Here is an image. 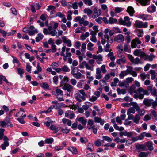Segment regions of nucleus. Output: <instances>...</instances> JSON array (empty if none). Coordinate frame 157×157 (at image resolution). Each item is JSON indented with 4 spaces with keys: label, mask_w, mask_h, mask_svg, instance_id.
Returning a JSON list of instances; mask_svg holds the SVG:
<instances>
[{
    "label": "nucleus",
    "mask_w": 157,
    "mask_h": 157,
    "mask_svg": "<svg viewBox=\"0 0 157 157\" xmlns=\"http://www.w3.org/2000/svg\"><path fill=\"white\" fill-rule=\"evenodd\" d=\"M75 20L76 21H78L79 25L80 26L83 25L84 26L88 25L89 22L88 21L85 20L83 18H81L80 16L76 17L75 18Z\"/></svg>",
    "instance_id": "7"
},
{
    "label": "nucleus",
    "mask_w": 157,
    "mask_h": 157,
    "mask_svg": "<svg viewBox=\"0 0 157 157\" xmlns=\"http://www.w3.org/2000/svg\"><path fill=\"white\" fill-rule=\"evenodd\" d=\"M136 86L135 85H132L130 88L129 91L131 94L133 93L136 94L133 96V97L137 99L138 98L140 99H142L144 97V95L148 96L149 93L148 91L145 90L142 87H139L137 90H135Z\"/></svg>",
    "instance_id": "1"
},
{
    "label": "nucleus",
    "mask_w": 157,
    "mask_h": 157,
    "mask_svg": "<svg viewBox=\"0 0 157 157\" xmlns=\"http://www.w3.org/2000/svg\"><path fill=\"white\" fill-rule=\"evenodd\" d=\"M63 123L64 124H67L68 126H71V121L68 119L63 118L62 120Z\"/></svg>",
    "instance_id": "29"
},
{
    "label": "nucleus",
    "mask_w": 157,
    "mask_h": 157,
    "mask_svg": "<svg viewBox=\"0 0 157 157\" xmlns=\"http://www.w3.org/2000/svg\"><path fill=\"white\" fill-rule=\"evenodd\" d=\"M56 94L55 96L57 98L58 100L59 101H62L64 100L63 98V92L60 89L57 88L55 90Z\"/></svg>",
    "instance_id": "8"
},
{
    "label": "nucleus",
    "mask_w": 157,
    "mask_h": 157,
    "mask_svg": "<svg viewBox=\"0 0 157 157\" xmlns=\"http://www.w3.org/2000/svg\"><path fill=\"white\" fill-rule=\"evenodd\" d=\"M48 30L49 31V35L52 36H54L56 35V30L52 28V27L50 26L48 27Z\"/></svg>",
    "instance_id": "26"
},
{
    "label": "nucleus",
    "mask_w": 157,
    "mask_h": 157,
    "mask_svg": "<svg viewBox=\"0 0 157 157\" xmlns=\"http://www.w3.org/2000/svg\"><path fill=\"white\" fill-rule=\"evenodd\" d=\"M75 99L79 102L82 101V100L84 101L86 100V98L83 96H82L79 93H76L75 94Z\"/></svg>",
    "instance_id": "16"
},
{
    "label": "nucleus",
    "mask_w": 157,
    "mask_h": 157,
    "mask_svg": "<svg viewBox=\"0 0 157 157\" xmlns=\"http://www.w3.org/2000/svg\"><path fill=\"white\" fill-rule=\"evenodd\" d=\"M143 103L147 107H150L152 105V108L154 109H155L156 107L157 106V101L151 99L144 98L143 101Z\"/></svg>",
    "instance_id": "2"
},
{
    "label": "nucleus",
    "mask_w": 157,
    "mask_h": 157,
    "mask_svg": "<svg viewBox=\"0 0 157 157\" xmlns=\"http://www.w3.org/2000/svg\"><path fill=\"white\" fill-rule=\"evenodd\" d=\"M157 90L155 87H153L152 90L150 91L151 95L154 97L157 96Z\"/></svg>",
    "instance_id": "43"
},
{
    "label": "nucleus",
    "mask_w": 157,
    "mask_h": 157,
    "mask_svg": "<svg viewBox=\"0 0 157 157\" xmlns=\"http://www.w3.org/2000/svg\"><path fill=\"white\" fill-rule=\"evenodd\" d=\"M68 149L73 154L76 155L78 153V151L75 148L70 147H68Z\"/></svg>",
    "instance_id": "28"
},
{
    "label": "nucleus",
    "mask_w": 157,
    "mask_h": 157,
    "mask_svg": "<svg viewBox=\"0 0 157 157\" xmlns=\"http://www.w3.org/2000/svg\"><path fill=\"white\" fill-rule=\"evenodd\" d=\"M94 121L95 123H100L101 125H103L104 123V120L98 117H94Z\"/></svg>",
    "instance_id": "20"
},
{
    "label": "nucleus",
    "mask_w": 157,
    "mask_h": 157,
    "mask_svg": "<svg viewBox=\"0 0 157 157\" xmlns=\"http://www.w3.org/2000/svg\"><path fill=\"white\" fill-rule=\"evenodd\" d=\"M62 71L64 72H69L70 70V68L68 67L67 65H64L62 68Z\"/></svg>",
    "instance_id": "45"
},
{
    "label": "nucleus",
    "mask_w": 157,
    "mask_h": 157,
    "mask_svg": "<svg viewBox=\"0 0 157 157\" xmlns=\"http://www.w3.org/2000/svg\"><path fill=\"white\" fill-rule=\"evenodd\" d=\"M132 63L134 64H138L141 63V61L139 58L136 57L135 59H134L133 61L132 62Z\"/></svg>",
    "instance_id": "47"
},
{
    "label": "nucleus",
    "mask_w": 157,
    "mask_h": 157,
    "mask_svg": "<svg viewBox=\"0 0 157 157\" xmlns=\"http://www.w3.org/2000/svg\"><path fill=\"white\" fill-rule=\"evenodd\" d=\"M109 24H116L117 23V20L113 17H110L109 19Z\"/></svg>",
    "instance_id": "30"
},
{
    "label": "nucleus",
    "mask_w": 157,
    "mask_h": 157,
    "mask_svg": "<svg viewBox=\"0 0 157 157\" xmlns=\"http://www.w3.org/2000/svg\"><path fill=\"white\" fill-rule=\"evenodd\" d=\"M150 153L149 152H141L138 155V157H147Z\"/></svg>",
    "instance_id": "34"
},
{
    "label": "nucleus",
    "mask_w": 157,
    "mask_h": 157,
    "mask_svg": "<svg viewBox=\"0 0 157 157\" xmlns=\"http://www.w3.org/2000/svg\"><path fill=\"white\" fill-rule=\"evenodd\" d=\"M81 46V51L82 52H84L86 51V44L84 43L82 44Z\"/></svg>",
    "instance_id": "50"
},
{
    "label": "nucleus",
    "mask_w": 157,
    "mask_h": 157,
    "mask_svg": "<svg viewBox=\"0 0 157 157\" xmlns=\"http://www.w3.org/2000/svg\"><path fill=\"white\" fill-rule=\"evenodd\" d=\"M78 121L80 122L82 124L86 125L87 123L86 119H85L83 117H80L78 119Z\"/></svg>",
    "instance_id": "38"
},
{
    "label": "nucleus",
    "mask_w": 157,
    "mask_h": 157,
    "mask_svg": "<svg viewBox=\"0 0 157 157\" xmlns=\"http://www.w3.org/2000/svg\"><path fill=\"white\" fill-rule=\"evenodd\" d=\"M79 67L80 68L83 69L85 67L88 70L93 71L94 70V68L93 67H91L88 63L86 61H83L80 63L79 65Z\"/></svg>",
    "instance_id": "10"
},
{
    "label": "nucleus",
    "mask_w": 157,
    "mask_h": 157,
    "mask_svg": "<svg viewBox=\"0 0 157 157\" xmlns=\"http://www.w3.org/2000/svg\"><path fill=\"white\" fill-rule=\"evenodd\" d=\"M9 122L5 121H3L0 122V126L2 127H8Z\"/></svg>",
    "instance_id": "39"
},
{
    "label": "nucleus",
    "mask_w": 157,
    "mask_h": 157,
    "mask_svg": "<svg viewBox=\"0 0 157 157\" xmlns=\"http://www.w3.org/2000/svg\"><path fill=\"white\" fill-rule=\"evenodd\" d=\"M136 111L138 112V114H139L140 116H143L145 113V110L143 109H140L138 111Z\"/></svg>",
    "instance_id": "54"
},
{
    "label": "nucleus",
    "mask_w": 157,
    "mask_h": 157,
    "mask_svg": "<svg viewBox=\"0 0 157 157\" xmlns=\"http://www.w3.org/2000/svg\"><path fill=\"white\" fill-rule=\"evenodd\" d=\"M94 13L92 15V17L93 19H95L101 15V12L100 10H98L97 9L95 8L94 9Z\"/></svg>",
    "instance_id": "15"
},
{
    "label": "nucleus",
    "mask_w": 157,
    "mask_h": 157,
    "mask_svg": "<svg viewBox=\"0 0 157 157\" xmlns=\"http://www.w3.org/2000/svg\"><path fill=\"white\" fill-rule=\"evenodd\" d=\"M156 8V7L153 4L151 5L148 7L147 10L149 13H153L155 12Z\"/></svg>",
    "instance_id": "25"
},
{
    "label": "nucleus",
    "mask_w": 157,
    "mask_h": 157,
    "mask_svg": "<svg viewBox=\"0 0 157 157\" xmlns=\"http://www.w3.org/2000/svg\"><path fill=\"white\" fill-rule=\"evenodd\" d=\"M79 71V70L77 67H74L71 70V74L76 79H80L81 77L82 74Z\"/></svg>",
    "instance_id": "4"
},
{
    "label": "nucleus",
    "mask_w": 157,
    "mask_h": 157,
    "mask_svg": "<svg viewBox=\"0 0 157 157\" xmlns=\"http://www.w3.org/2000/svg\"><path fill=\"white\" fill-rule=\"evenodd\" d=\"M89 36V33L88 32H86L84 34L81 35L80 38L82 40H84Z\"/></svg>",
    "instance_id": "33"
},
{
    "label": "nucleus",
    "mask_w": 157,
    "mask_h": 157,
    "mask_svg": "<svg viewBox=\"0 0 157 157\" xmlns=\"http://www.w3.org/2000/svg\"><path fill=\"white\" fill-rule=\"evenodd\" d=\"M141 42L139 38L136 37L133 39L131 43V46L132 48H135L136 47L140 48V47H138V45L140 44Z\"/></svg>",
    "instance_id": "9"
},
{
    "label": "nucleus",
    "mask_w": 157,
    "mask_h": 157,
    "mask_svg": "<svg viewBox=\"0 0 157 157\" xmlns=\"http://www.w3.org/2000/svg\"><path fill=\"white\" fill-rule=\"evenodd\" d=\"M53 138H50L46 139L45 140V142L47 144H51L53 142Z\"/></svg>",
    "instance_id": "62"
},
{
    "label": "nucleus",
    "mask_w": 157,
    "mask_h": 157,
    "mask_svg": "<svg viewBox=\"0 0 157 157\" xmlns=\"http://www.w3.org/2000/svg\"><path fill=\"white\" fill-rule=\"evenodd\" d=\"M130 120H131V119H129L128 116V118L125 120L124 124L126 126L131 125L132 122L131 121H129Z\"/></svg>",
    "instance_id": "53"
},
{
    "label": "nucleus",
    "mask_w": 157,
    "mask_h": 157,
    "mask_svg": "<svg viewBox=\"0 0 157 157\" xmlns=\"http://www.w3.org/2000/svg\"><path fill=\"white\" fill-rule=\"evenodd\" d=\"M139 18L144 20H150L152 19V17L150 15L144 14H140L139 15Z\"/></svg>",
    "instance_id": "13"
},
{
    "label": "nucleus",
    "mask_w": 157,
    "mask_h": 157,
    "mask_svg": "<svg viewBox=\"0 0 157 157\" xmlns=\"http://www.w3.org/2000/svg\"><path fill=\"white\" fill-rule=\"evenodd\" d=\"M135 147L137 150H144L146 149V146L144 144H137L135 145Z\"/></svg>",
    "instance_id": "21"
},
{
    "label": "nucleus",
    "mask_w": 157,
    "mask_h": 157,
    "mask_svg": "<svg viewBox=\"0 0 157 157\" xmlns=\"http://www.w3.org/2000/svg\"><path fill=\"white\" fill-rule=\"evenodd\" d=\"M103 140L107 141L109 142H111L112 141V140L111 138L106 136H103Z\"/></svg>",
    "instance_id": "59"
},
{
    "label": "nucleus",
    "mask_w": 157,
    "mask_h": 157,
    "mask_svg": "<svg viewBox=\"0 0 157 157\" xmlns=\"http://www.w3.org/2000/svg\"><path fill=\"white\" fill-rule=\"evenodd\" d=\"M149 73L151 75V79L152 80L155 79L156 77L157 76V73H156L154 70L152 69L150 70Z\"/></svg>",
    "instance_id": "27"
},
{
    "label": "nucleus",
    "mask_w": 157,
    "mask_h": 157,
    "mask_svg": "<svg viewBox=\"0 0 157 157\" xmlns=\"http://www.w3.org/2000/svg\"><path fill=\"white\" fill-rule=\"evenodd\" d=\"M65 45L64 44L63 45V47L61 48V51L60 52V55L62 56H63V59L64 61H66L68 57H70L71 56L72 54L71 52H66L65 54L64 53L65 49Z\"/></svg>",
    "instance_id": "5"
},
{
    "label": "nucleus",
    "mask_w": 157,
    "mask_h": 157,
    "mask_svg": "<svg viewBox=\"0 0 157 157\" xmlns=\"http://www.w3.org/2000/svg\"><path fill=\"white\" fill-rule=\"evenodd\" d=\"M117 91L119 94H124L126 93L125 90L124 89H121L119 88H118L117 89Z\"/></svg>",
    "instance_id": "41"
},
{
    "label": "nucleus",
    "mask_w": 157,
    "mask_h": 157,
    "mask_svg": "<svg viewBox=\"0 0 157 157\" xmlns=\"http://www.w3.org/2000/svg\"><path fill=\"white\" fill-rule=\"evenodd\" d=\"M127 12L129 13V15L132 16L135 13V11L134 8L131 6H128L127 9Z\"/></svg>",
    "instance_id": "22"
},
{
    "label": "nucleus",
    "mask_w": 157,
    "mask_h": 157,
    "mask_svg": "<svg viewBox=\"0 0 157 157\" xmlns=\"http://www.w3.org/2000/svg\"><path fill=\"white\" fill-rule=\"evenodd\" d=\"M84 81L83 80H80L77 83V87L79 88H82L83 85L84 84Z\"/></svg>",
    "instance_id": "35"
},
{
    "label": "nucleus",
    "mask_w": 157,
    "mask_h": 157,
    "mask_svg": "<svg viewBox=\"0 0 157 157\" xmlns=\"http://www.w3.org/2000/svg\"><path fill=\"white\" fill-rule=\"evenodd\" d=\"M68 77L67 76H65L63 78V80L61 82V86L63 85H65L68 82Z\"/></svg>",
    "instance_id": "31"
},
{
    "label": "nucleus",
    "mask_w": 157,
    "mask_h": 157,
    "mask_svg": "<svg viewBox=\"0 0 157 157\" xmlns=\"http://www.w3.org/2000/svg\"><path fill=\"white\" fill-rule=\"evenodd\" d=\"M145 144L149 151H152L154 149V147L153 146V144L152 141H148L145 143Z\"/></svg>",
    "instance_id": "19"
},
{
    "label": "nucleus",
    "mask_w": 157,
    "mask_h": 157,
    "mask_svg": "<svg viewBox=\"0 0 157 157\" xmlns=\"http://www.w3.org/2000/svg\"><path fill=\"white\" fill-rule=\"evenodd\" d=\"M73 86L69 84H66L62 87L63 89L67 91L66 94L68 96H70L71 93L73 91Z\"/></svg>",
    "instance_id": "6"
},
{
    "label": "nucleus",
    "mask_w": 157,
    "mask_h": 157,
    "mask_svg": "<svg viewBox=\"0 0 157 157\" xmlns=\"http://www.w3.org/2000/svg\"><path fill=\"white\" fill-rule=\"evenodd\" d=\"M87 149L90 151V152L93 151L94 147L93 144L91 143H89L88 144L87 146Z\"/></svg>",
    "instance_id": "40"
},
{
    "label": "nucleus",
    "mask_w": 157,
    "mask_h": 157,
    "mask_svg": "<svg viewBox=\"0 0 157 157\" xmlns=\"http://www.w3.org/2000/svg\"><path fill=\"white\" fill-rule=\"evenodd\" d=\"M56 9V7L52 5H50L48 7L47 10L48 11H51L54 10Z\"/></svg>",
    "instance_id": "60"
},
{
    "label": "nucleus",
    "mask_w": 157,
    "mask_h": 157,
    "mask_svg": "<svg viewBox=\"0 0 157 157\" xmlns=\"http://www.w3.org/2000/svg\"><path fill=\"white\" fill-rule=\"evenodd\" d=\"M142 23V21H141L138 20H136L135 22V23L134 25L135 27L140 28V26Z\"/></svg>",
    "instance_id": "37"
},
{
    "label": "nucleus",
    "mask_w": 157,
    "mask_h": 157,
    "mask_svg": "<svg viewBox=\"0 0 157 157\" xmlns=\"http://www.w3.org/2000/svg\"><path fill=\"white\" fill-rule=\"evenodd\" d=\"M124 40V36L121 34L117 35L114 39V41L118 42H122Z\"/></svg>",
    "instance_id": "17"
},
{
    "label": "nucleus",
    "mask_w": 157,
    "mask_h": 157,
    "mask_svg": "<svg viewBox=\"0 0 157 157\" xmlns=\"http://www.w3.org/2000/svg\"><path fill=\"white\" fill-rule=\"evenodd\" d=\"M59 66V65L58 62H53L51 65L52 68L54 69H55L58 67Z\"/></svg>",
    "instance_id": "52"
},
{
    "label": "nucleus",
    "mask_w": 157,
    "mask_h": 157,
    "mask_svg": "<svg viewBox=\"0 0 157 157\" xmlns=\"http://www.w3.org/2000/svg\"><path fill=\"white\" fill-rule=\"evenodd\" d=\"M137 1L141 5L144 6L149 5L150 3V0H137Z\"/></svg>",
    "instance_id": "24"
},
{
    "label": "nucleus",
    "mask_w": 157,
    "mask_h": 157,
    "mask_svg": "<svg viewBox=\"0 0 157 157\" xmlns=\"http://www.w3.org/2000/svg\"><path fill=\"white\" fill-rule=\"evenodd\" d=\"M138 32L137 36L139 37H142L143 36V31L142 29H139L138 30Z\"/></svg>",
    "instance_id": "58"
},
{
    "label": "nucleus",
    "mask_w": 157,
    "mask_h": 157,
    "mask_svg": "<svg viewBox=\"0 0 157 157\" xmlns=\"http://www.w3.org/2000/svg\"><path fill=\"white\" fill-rule=\"evenodd\" d=\"M128 74L127 73V71L125 70L123 71H121L119 77L121 79H123L125 76H126Z\"/></svg>",
    "instance_id": "36"
},
{
    "label": "nucleus",
    "mask_w": 157,
    "mask_h": 157,
    "mask_svg": "<svg viewBox=\"0 0 157 157\" xmlns=\"http://www.w3.org/2000/svg\"><path fill=\"white\" fill-rule=\"evenodd\" d=\"M129 119H131L133 122L136 124H138L141 117L138 114H136L134 116L131 115L128 118Z\"/></svg>",
    "instance_id": "12"
},
{
    "label": "nucleus",
    "mask_w": 157,
    "mask_h": 157,
    "mask_svg": "<svg viewBox=\"0 0 157 157\" xmlns=\"http://www.w3.org/2000/svg\"><path fill=\"white\" fill-rule=\"evenodd\" d=\"M84 3L89 6H91L92 5V0H83Z\"/></svg>",
    "instance_id": "57"
},
{
    "label": "nucleus",
    "mask_w": 157,
    "mask_h": 157,
    "mask_svg": "<svg viewBox=\"0 0 157 157\" xmlns=\"http://www.w3.org/2000/svg\"><path fill=\"white\" fill-rule=\"evenodd\" d=\"M127 68V70H125L127 71L128 74L131 75L132 76L134 77H136L137 76V74L135 71H133V67L131 66H126Z\"/></svg>",
    "instance_id": "11"
},
{
    "label": "nucleus",
    "mask_w": 157,
    "mask_h": 157,
    "mask_svg": "<svg viewBox=\"0 0 157 157\" xmlns=\"http://www.w3.org/2000/svg\"><path fill=\"white\" fill-rule=\"evenodd\" d=\"M130 105L133 106V107L135 109L136 111H138L140 109V107L137 103L136 102H132L130 103Z\"/></svg>",
    "instance_id": "42"
},
{
    "label": "nucleus",
    "mask_w": 157,
    "mask_h": 157,
    "mask_svg": "<svg viewBox=\"0 0 157 157\" xmlns=\"http://www.w3.org/2000/svg\"><path fill=\"white\" fill-rule=\"evenodd\" d=\"M110 45L108 44V43H107L106 46H104V49L106 52H110L112 51L111 49H110V50L109 49V48H110Z\"/></svg>",
    "instance_id": "55"
},
{
    "label": "nucleus",
    "mask_w": 157,
    "mask_h": 157,
    "mask_svg": "<svg viewBox=\"0 0 157 157\" xmlns=\"http://www.w3.org/2000/svg\"><path fill=\"white\" fill-rule=\"evenodd\" d=\"M141 51L140 49H136L134 51L133 54L136 56H139Z\"/></svg>",
    "instance_id": "64"
},
{
    "label": "nucleus",
    "mask_w": 157,
    "mask_h": 157,
    "mask_svg": "<svg viewBox=\"0 0 157 157\" xmlns=\"http://www.w3.org/2000/svg\"><path fill=\"white\" fill-rule=\"evenodd\" d=\"M123 10V9L121 7H116L114 9V11L116 13H119Z\"/></svg>",
    "instance_id": "56"
},
{
    "label": "nucleus",
    "mask_w": 157,
    "mask_h": 157,
    "mask_svg": "<svg viewBox=\"0 0 157 157\" xmlns=\"http://www.w3.org/2000/svg\"><path fill=\"white\" fill-rule=\"evenodd\" d=\"M140 75L141 77V80L142 81H144L147 77H148V78H149L150 75L149 74H146L144 73H143L140 74Z\"/></svg>",
    "instance_id": "32"
},
{
    "label": "nucleus",
    "mask_w": 157,
    "mask_h": 157,
    "mask_svg": "<svg viewBox=\"0 0 157 157\" xmlns=\"http://www.w3.org/2000/svg\"><path fill=\"white\" fill-rule=\"evenodd\" d=\"M84 12L89 16L92 14V11L90 9L86 8L84 10Z\"/></svg>",
    "instance_id": "44"
},
{
    "label": "nucleus",
    "mask_w": 157,
    "mask_h": 157,
    "mask_svg": "<svg viewBox=\"0 0 157 157\" xmlns=\"http://www.w3.org/2000/svg\"><path fill=\"white\" fill-rule=\"evenodd\" d=\"M9 143L8 141H4L3 144H1V148L2 150H5L6 146H9Z\"/></svg>",
    "instance_id": "49"
},
{
    "label": "nucleus",
    "mask_w": 157,
    "mask_h": 157,
    "mask_svg": "<svg viewBox=\"0 0 157 157\" xmlns=\"http://www.w3.org/2000/svg\"><path fill=\"white\" fill-rule=\"evenodd\" d=\"M38 33V31L36 29H35L33 30L29 31L28 33L29 35L33 36L35 33Z\"/></svg>",
    "instance_id": "63"
},
{
    "label": "nucleus",
    "mask_w": 157,
    "mask_h": 157,
    "mask_svg": "<svg viewBox=\"0 0 157 157\" xmlns=\"http://www.w3.org/2000/svg\"><path fill=\"white\" fill-rule=\"evenodd\" d=\"M119 22L121 25L126 26L127 27H130L131 26V22L130 21V18L128 16L124 17V19L121 18L119 20Z\"/></svg>",
    "instance_id": "3"
},
{
    "label": "nucleus",
    "mask_w": 157,
    "mask_h": 157,
    "mask_svg": "<svg viewBox=\"0 0 157 157\" xmlns=\"http://www.w3.org/2000/svg\"><path fill=\"white\" fill-rule=\"evenodd\" d=\"M94 46V44L91 42H89L87 46V49L89 51H93L94 50L93 47Z\"/></svg>",
    "instance_id": "46"
},
{
    "label": "nucleus",
    "mask_w": 157,
    "mask_h": 157,
    "mask_svg": "<svg viewBox=\"0 0 157 157\" xmlns=\"http://www.w3.org/2000/svg\"><path fill=\"white\" fill-rule=\"evenodd\" d=\"M146 56L147 55L145 52L143 51H141L139 56L141 58H143L144 60H146Z\"/></svg>",
    "instance_id": "48"
},
{
    "label": "nucleus",
    "mask_w": 157,
    "mask_h": 157,
    "mask_svg": "<svg viewBox=\"0 0 157 157\" xmlns=\"http://www.w3.org/2000/svg\"><path fill=\"white\" fill-rule=\"evenodd\" d=\"M124 51L128 53H130L131 50L130 48H128V47L127 44H124Z\"/></svg>",
    "instance_id": "61"
},
{
    "label": "nucleus",
    "mask_w": 157,
    "mask_h": 157,
    "mask_svg": "<svg viewBox=\"0 0 157 157\" xmlns=\"http://www.w3.org/2000/svg\"><path fill=\"white\" fill-rule=\"evenodd\" d=\"M133 132H128L125 131L124 133L125 136H127L128 137H131L133 135Z\"/></svg>",
    "instance_id": "51"
},
{
    "label": "nucleus",
    "mask_w": 157,
    "mask_h": 157,
    "mask_svg": "<svg viewBox=\"0 0 157 157\" xmlns=\"http://www.w3.org/2000/svg\"><path fill=\"white\" fill-rule=\"evenodd\" d=\"M102 75L101 74V71L99 68L96 69L95 78L97 79H100L101 78Z\"/></svg>",
    "instance_id": "18"
},
{
    "label": "nucleus",
    "mask_w": 157,
    "mask_h": 157,
    "mask_svg": "<svg viewBox=\"0 0 157 157\" xmlns=\"http://www.w3.org/2000/svg\"><path fill=\"white\" fill-rule=\"evenodd\" d=\"M135 112V109L133 107H130L129 109L127 111V114L128 117V118L131 115H133L132 114H131V113L134 114Z\"/></svg>",
    "instance_id": "23"
},
{
    "label": "nucleus",
    "mask_w": 157,
    "mask_h": 157,
    "mask_svg": "<svg viewBox=\"0 0 157 157\" xmlns=\"http://www.w3.org/2000/svg\"><path fill=\"white\" fill-rule=\"evenodd\" d=\"M62 38L63 42L66 44L67 46L71 47L72 46L71 41L69 39H68L65 36H62Z\"/></svg>",
    "instance_id": "14"
}]
</instances>
